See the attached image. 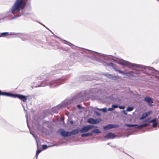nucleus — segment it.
Segmentation results:
<instances>
[{
    "instance_id": "obj_41",
    "label": "nucleus",
    "mask_w": 159,
    "mask_h": 159,
    "mask_svg": "<svg viewBox=\"0 0 159 159\" xmlns=\"http://www.w3.org/2000/svg\"><path fill=\"white\" fill-rule=\"evenodd\" d=\"M33 137H34V139H35V140H36V143H37V148H38V143H37V140H36V136H35V135H33Z\"/></svg>"
},
{
    "instance_id": "obj_34",
    "label": "nucleus",
    "mask_w": 159,
    "mask_h": 159,
    "mask_svg": "<svg viewBox=\"0 0 159 159\" xmlns=\"http://www.w3.org/2000/svg\"><path fill=\"white\" fill-rule=\"evenodd\" d=\"M89 127L90 129V130L94 128H97L98 127L96 126L92 125H89Z\"/></svg>"
},
{
    "instance_id": "obj_52",
    "label": "nucleus",
    "mask_w": 159,
    "mask_h": 159,
    "mask_svg": "<svg viewBox=\"0 0 159 159\" xmlns=\"http://www.w3.org/2000/svg\"><path fill=\"white\" fill-rule=\"evenodd\" d=\"M95 108L97 109L98 110L101 111V108L100 109V108H97V107H96V108Z\"/></svg>"
},
{
    "instance_id": "obj_26",
    "label": "nucleus",
    "mask_w": 159,
    "mask_h": 159,
    "mask_svg": "<svg viewBox=\"0 0 159 159\" xmlns=\"http://www.w3.org/2000/svg\"><path fill=\"white\" fill-rule=\"evenodd\" d=\"M113 68L114 69V70L115 71H117V72H118L122 74V73H123V71L119 70L118 68L114 66V67H113Z\"/></svg>"
},
{
    "instance_id": "obj_18",
    "label": "nucleus",
    "mask_w": 159,
    "mask_h": 159,
    "mask_svg": "<svg viewBox=\"0 0 159 159\" xmlns=\"http://www.w3.org/2000/svg\"><path fill=\"white\" fill-rule=\"evenodd\" d=\"M11 93L9 92H3L0 90V96H3L10 97Z\"/></svg>"
},
{
    "instance_id": "obj_24",
    "label": "nucleus",
    "mask_w": 159,
    "mask_h": 159,
    "mask_svg": "<svg viewBox=\"0 0 159 159\" xmlns=\"http://www.w3.org/2000/svg\"><path fill=\"white\" fill-rule=\"evenodd\" d=\"M134 107H133L128 106L126 109V111H132L134 109Z\"/></svg>"
},
{
    "instance_id": "obj_46",
    "label": "nucleus",
    "mask_w": 159,
    "mask_h": 159,
    "mask_svg": "<svg viewBox=\"0 0 159 159\" xmlns=\"http://www.w3.org/2000/svg\"><path fill=\"white\" fill-rule=\"evenodd\" d=\"M60 144V143H58V144L57 143V144H53V145H52L51 146H57L59 145Z\"/></svg>"
},
{
    "instance_id": "obj_35",
    "label": "nucleus",
    "mask_w": 159,
    "mask_h": 159,
    "mask_svg": "<svg viewBox=\"0 0 159 159\" xmlns=\"http://www.w3.org/2000/svg\"><path fill=\"white\" fill-rule=\"evenodd\" d=\"M107 65H108V66H109L113 68V67L114 66V64L113 63H112L111 62H109L108 64Z\"/></svg>"
},
{
    "instance_id": "obj_50",
    "label": "nucleus",
    "mask_w": 159,
    "mask_h": 159,
    "mask_svg": "<svg viewBox=\"0 0 159 159\" xmlns=\"http://www.w3.org/2000/svg\"><path fill=\"white\" fill-rule=\"evenodd\" d=\"M134 74H135L137 75H139L140 74L139 73L134 72Z\"/></svg>"
},
{
    "instance_id": "obj_19",
    "label": "nucleus",
    "mask_w": 159,
    "mask_h": 159,
    "mask_svg": "<svg viewBox=\"0 0 159 159\" xmlns=\"http://www.w3.org/2000/svg\"><path fill=\"white\" fill-rule=\"evenodd\" d=\"M157 119L156 118H154L152 120L150 121L148 123H143V124H148V125H145L144 126V127L145 126H148L150 125V123H153L155 122H156Z\"/></svg>"
},
{
    "instance_id": "obj_61",
    "label": "nucleus",
    "mask_w": 159,
    "mask_h": 159,
    "mask_svg": "<svg viewBox=\"0 0 159 159\" xmlns=\"http://www.w3.org/2000/svg\"><path fill=\"white\" fill-rule=\"evenodd\" d=\"M32 135L33 136V135H34V134H32Z\"/></svg>"
},
{
    "instance_id": "obj_8",
    "label": "nucleus",
    "mask_w": 159,
    "mask_h": 159,
    "mask_svg": "<svg viewBox=\"0 0 159 159\" xmlns=\"http://www.w3.org/2000/svg\"><path fill=\"white\" fill-rule=\"evenodd\" d=\"M57 133H59L60 135L64 137L70 136V131H65L62 129H60L57 131Z\"/></svg>"
},
{
    "instance_id": "obj_49",
    "label": "nucleus",
    "mask_w": 159,
    "mask_h": 159,
    "mask_svg": "<svg viewBox=\"0 0 159 159\" xmlns=\"http://www.w3.org/2000/svg\"><path fill=\"white\" fill-rule=\"evenodd\" d=\"M87 50L92 51V52H95V53H97V54H99L98 52H94V51H92L91 50H88V49H87Z\"/></svg>"
},
{
    "instance_id": "obj_5",
    "label": "nucleus",
    "mask_w": 159,
    "mask_h": 159,
    "mask_svg": "<svg viewBox=\"0 0 159 159\" xmlns=\"http://www.w3.org/2000/svg\"><path fill=\"white\" fill-rule=\"evenodd\" d=\"M10 97L13 98H18L23 102H25L27 100V96L17 93H11Z\"/></svg>"
},
{
    "instance_id": "obj_51",
    "label": "nucleus",
    "mask_w": 159,
    "mask_h": 159,
    "mask_svg": "<svg viewBox=\"0 0 159 159\" xmlns=\"http://www.w3.org/2000/svg\"><path fill=\"white\" fill-rule=\"evenodd\" d=\"M61 121H63V122H64V119H63V118L61 117Z\"/></svg>"
},
{
    "instance_id": "obj_47",
    "label": "nucleus",
    "mask_w": 159,
    "mask_h": 159,
    "mask_svg": "<svg viewBox=\"0 0 159 159\" xmlns=\"http://www.w3.org/2000/svg\"><path fill=\"white\" fill-rule=\"evenodd\" d=\"M60 48V47L58 46H57L56 47H55L54 49H59Z\"/></svg>"
},
{
    "instance_id": "obj_63",
    "label": "nucleus",
    "mask_w": 159,
    "mask_h": 159,
    "mask_svg": "<svg viewBox=\"0 0 159 159\" xmlns=\"http://www.w3.org/2000/svg\"><path fill=\"white\" fill-rule=\"evenodd\" d=\"M66 115H67V116H68V115L67 114H68L66 113Z\"/></svg>"
},
{
    "instance_id": "obj_36",
    "label": "nucleus",
    "mask_w": 159,
    "mask_h": 159,
    "mask_svg": "<svg viewBox=\"0 0 159 159\" xmlns=\"http://www.w3.org/2000/svg\"><path fill=\"white\" fill-rule=\"evenodd\" d=\"M77 107L79 109H83L84 108V107H83L81 106L80 104L77 105Z\"/></svg>"
},
{
    "instance_id": "obj_3",
    "label": "nucleus",
    "mask_w": 159,
    "mask_h": 159,
    "mask_svg": "<svg viewBox=\"0 0 159 159\" xmlns=\"http://www.w3.org/2000/svg\"><path fill=\"white\" fill-rule=\"evenodd\" d=\"M108 59H112L118 62V63L122 66H128L129 68H131V67H134L139 68L146 69L148 68L150 70H154L156 72H157L159 74V71L155 70L153 67H149L146 66H143L137 64L135 63H133L127 61L122 60V61L115 60L113 58H108Z\"/></svg>"
},
{
    "instance_id": "obj_48",
    "label": "nucleus",
    "mask_w": 159,
    "mask_h": 159,
    "mask_svg": "<svg viewBox=\"0 0 159 159\" xmlns=\"http://www.w3.org/2000/svg\"><path fill=\"white\" fill-rule=\"evenodd\" d=\"M70 123L71 124L73 125L74 123V122L72 120H71V121H70Z\"/></svg>"
},
{
    "instance_id": "obj_20",
    "label": "nucleus",
    "mask_w": 159,
    "mask_h": 159,
    "mask_svg": "<svg viewBox=\"0 0 159 159\" xmlns=\"http://www.w3.org/2000/svg\"><path fill=\"white\" fill-rule=\"evenodd\" d=\"M123 74L125 75L128 76L129 77H131L133 76V75L132 74H131L129 72H124L122 73Z\"/></svg>"
},
{
    "instance_id": "obj_59",
    "label": "nucleus",
    "mask_w": 159,
    "mask_h": 159,
    "mask_svg": "<svg viewBox=\"0 0 159 159\" xmlns=\"http://www.w3.org/2000/svg\"><path fill=\"white\" fill-rule=\"evenodd\" d=\"M112 147H113V148H116V146H113Z\"/></svg>"
},
{
    "instance_id": "obj_25",
    "label": "nucleus",
    "mask_w": 159,
    "mask_h": 159,
    "mask_svg": "<svg viewBox=\"0 0 159 159\" xmlns=\"http://www.w3.org/2000/svg\"><path fill=\"white\" fill-rule=\"evenodd\" d=\"M96 61L102 63L104 65H105V64H107V63L106 62H104L101 59H98V58L96 60Z\"/></svg>"
},
{
    "instance_id": "obj_33",
    "label": "nucleus",
    "mask_w": 159,
    "mask_h": 159,
    "mask_svg": "<svg viewBox=\"0 0 159 159\" xmlns=\"http://www.w3.org/2000/svg\"><path fill=\"white\" fill-rule=\"evenodd\" d=\"M111 107L113 108H114V110L115 108H116L118 107V104H113L112 105Z\"/></svg>"
},
{
    "instance_id": "obj_13",
    "label": "nucleus",
    "mask_w": 159,
    "mask_h": 159,
    "mask_svg": "<svg viewBox=\"0 0 159 159\" xmlns=\"http://www.w3.org/2000/svg\"><path fill=\"white\" fill-rule=\"evenodd\" d=\"M116 137L115 134L111 132H110L106 134L104 136V138L107 139H113Z\"/></svg>"
},
{
    "instance_id": "obj_57",
    "label": "nucleus",
    "mask_w": 159,
    "mask_h": 159,
    "mask_svg": "<svg viewBox=\"0 0 159 159\" xmlns=\"http://www.w3.org/2000/svg\"><path fill=\"white\" fill-rule=\"evenodd\" d=\"M46 29H47L48 30H49L48 28H47V27H46Z\"/></svg>"
},
{
    "instance_id": "obj_30",
    "label": "nucleus",
    "mask_w": 159,
    "mask_h": 159,
    "mask_svg": "<svg viewBox=\"0 0 159 159\" xmlns=\"http://www.w3.org/2000/svg\"><path fill=\"white\" fill-rule=\"evenodd\" d=\"M42 150H39L38 149L36 151L35 155V156L37 157L36 158H37V157L38 156V155L41 152Z\"/></svg>"
},
{
    "instance_id": "obj_10",
    "label": "nucleus",
    "mask_w": 159,
    "mask_h": 159,
    "mask_svg": "<svg viewBox=\"0 0 159 159\" xmlns=\"http://www.w3.org/2000/svg\"><path fill=\"white\" fill-rule=\"evenodd\" d=\"M102 120L100 118L94 119L92 118H89L87 121V122L89 124L94 125L98 124L101 122Z\"/></svg>"
},
{
    "instance_id": "obj_27",
    "label": "nucleus",
    "mask_w": 159,
    "mask_h": 159,
    "mask_svg": "<svg viewBox=\"0 0 159 159\" xmlns=\"http://www.w3.org/2000/svg\"><path fill=\"white\" fill-rule=\"evenodd\" d=\"M20 16V15H19L18 14L16 15H15L14 16H12V17H11V18H10L9 19V20H11L13 19H15V18H16V17H19Z\"/></svg>"
},
{
    "instance_id": "obj_31",
    "label": "nucleus",
    "mask_w": 159,
    "mask_h": 159,
    "mask_svg": "<svg viewBox=\"0 0 159 159\" xmlns=\"http://www.w3.org/2000/svg\"><path fill=\"white\" fill-rule=\"evenodd\" d=\"M49 146H48L44 144V145H42V148L43 150H45V149H47Z\"/></svg>"
},
{
    "instance_id": "obj_29",
    "label": "nucleus",
    "mask_w": 159,
    "mask_h": 159,
    "mask_svg": "<svg viewBox=\"0 0 159 159\" xmlns=\"http://www.w3.org/2000/svg\"><path fill=\"white\" fill-rule=\"evenodd\" d=\"M93 112L95 114H96L97 116H101V114L98 111L94 110L93 111Z\"/></svg>"
},
{
    "instance_id": "obj_23",
    "label": "nucleus",
    "mask_w": 159,
    "mask_h": 159,
    "mask_svg": "<svg viewBox=\"0 0 159 159\" xmlns=\"http://www.w3.org/2000/svg\"><path fill=\"white\" fill-rule=\"evenodd\" d=\"M80 79L81 80V81H86L87 79V76L84 75L80 77Z\"/></svg>"
},
{
    "instance_id": "obj_43",
    "label": "nucleus",
    "mask_w": 159,
    "mask_h": 159,
    "mask_svg": "<svg viewBox=\"0 0 159 159\" xmlns=\"http://www.w3.org/2000/svg\"><path fill=\"white\" fill-rule=\"evenodd\" d=\"M116 149L119 150L120 151L122 152L123 151V149L122 148H117Z\"/></svg>"
},
{
    "instance_id": "obj_21",
    "label": "nucleus",
    "mask_w": 159,
    "mask_h": 159,
    "mask_svg": "<svg viewBox=\"0 0 159 159\" xmlns=\"http://www.w3.org/2000/svg\"><path fill=\"white\" fill-rule=\"evenodd\" d=\"M103 75H104L105 76L107 77L109 79L111 80L112 75L111 74H109L108 73H104L103 74Z\"/></svg>"
},
{
    "instance_id": "obj_38",
    "label": "nucleus",
    "mask_w": 159,
    "mask_h": 159,
    "mask_svg": "<svg viewBox=\"0 0 159 159\" xmlns=\"http://www.w3.org/2000/svg\"><path fill=\"white\" fill-rule=\"evenodd\" d=\"M120 109H124L125 108V106H118V107Z\"/></svg>"
},
{
    "instance_id": "obj_53",
    "label": "nucleus",
    "mask_w": 159,
    "mask_h": 159,
    "mask_svg": "<svg viewBox=\"0 0 159 159\" xmlns=\"http://www.w3.org/2000/svg\"><path fill=\"white\" fill-rule=\"evenodd\" d=\"M129 72L131 73H133V74H134V72L133 71H129Z\"/></svg>"
},
{
    "instance_id": "obj_16",
    "label": "nucleus",
    "mask_w": 159,
    "mask_h": 159,
    "mask_svg": "<svg viewBox=\"0 0 159 159\" xmlns=\"http://www.w3.org/2000/svg\"><path fill=\"white\" fill-rule=\"evenodd\" d=\"M15 34L14 33L11 32L10 33L7 32H2L0 33V35L1 36V37H4L6 36L10 35H15Z\"/></svg>"
},
{
    "instance_id": "obj_55",
    "label": "nucleus",
    "mask_w": 159,
    "mask_h": 159,
    "mask_svg": "<svg viewBox=\"0 0 159 159\" xmlns=\"http://www.w3.org/2000/svg\"><path fill=\"white\" fill-rule=\"evenodd\" d=\"M42 25H43V26H44V27H46L44 25H43V24H41Z\"/></svg>"
},
{
    "instance_id": "obj_54",
    "label": "nucleus",
    "mask_w": 159,
    "mask_h": 159,
    "mask_svg": "<svg viewBox=\"0 0 159 159\" xmlns=\"http://www.w3.org/2000/svg\"><path fill=\"white\" fill-rule=\"evenodd\" d=\"M52 72H53L52 71L50 72V75H53L52 74Z\"/></svg>"
},
{
    "instance_id": "obj_6",
    "label": "nucleus",
    "mask_w": 159,
    "mask_h": 159,
    "mask_svg": "<svg viewBox=\"0 0 159 159\" xmlns=\"http://www.w3.org/2000/svg\"><path fill=\"white\" fill-rule=\"evenodd\" d=\"M101 132V131L98 129H96L92 130L91 132L83 133L81 134L82 137H87L89 136H92L93 134L94 133L96 134H98Z\"/></svg>"
},
{
    "instance_id": "obj_39",
    "label": "nucleus",
    "mask_w": 159,
    "mask_h": 159,
    "mask_svg": "<svg viewBox=\"0 0 159 159\" xmlns=\"http://www.w3.org/2000/svg\"><path fill=\"white\" fill-rule=\"evenodd\" d=\"M107 111H112L114 110V108L112 107H109L107 109Z\"/></svg>"
},
{
    "instance_id": "obj_15",
    "label": "nucleus",
    "mask_w": 159,
    "mask_h": 159,
    "mask_svg": "<svg viewBox=\"0 0 159 159\" xmlns=\"http://www.w3.org/2000/svg\"><path fill=\"white\" fill-rule=\"evenodd\" d=\"M55 38H57L58 39H60V41L62 43H64L65 44H67L68 45H69V46H70V45H72V46H74V45L73 44H72V43L69 42L68 41H66V40L62 39L58 37L57 35H55Z\"/></svg>"
},
{
    "instance_id": "obj_45",
    "label": "nucleus",
    "mask_w": 159,
    "mask_h": 159,
    "mask_svg": "<svg viewBox=\"0 0 159 159\" xmlns=\"http://www.w3.org/2000/svg\"><path fill=\"white\" fill-rule=\"evenodd\" d=\"M149 119H150V118H147V119H145L144 120V122H146L148 121L149 120Z\"/></svg>"
},
{
    "instance_id": "obj_40",
    "label": "nucleus",
    "mask_w": 159,
    "mask_h": 159,
    "mask_svg": "<svg viewBox=\"0 0 159 159\" xmlns=\"http://www.w3.org/2000/svg\"><path fill=\"white\" fill-rule=\"evenodd\" d=\"M26 117L27 119V120H26V122H27V126L28 128L29 129V130L30 129V126L28 124V119H27V117L26 116Z\"/></svg>"
},
{
    "instance_id": "obj_42",
    "label": "nucleus",
    "mask_w": 159,
    "mask_h": 159,
    "mask_svg": "<svg viewBox=\"0 0 159 159\" xmlns=\"http://www.w3.org/2000/svg\"><path fill=\"white\" fill-rule=\"evenodd\" d=\"M152 112V111H150L148 112H146L147 114H148V115H149Z\"/></svg>"
},
{
    "instance_id": "obj_60",
    "label": "nucleus",
    "mask_w": 159,
    "mask_h": 159,
    "mask_svg": "<svg viewBox=\"0 0 159 159\" xmlns=\"http://www.w3.org/2000/svg\"><path fill=\"white\" fill-rule=\"evenodd\" d=\"M156 77H157V78H159V76H156Z\"/></svg>"
},
{
    "instance_id": "obj_58",
    "label": "nucleus",
    "mask_w": 159,
    "mask_h": 159,
    "mask_svg": "<svg viewBox=\"0 0 159 159\" xmlns=\"http://www.w3.org/2000/svg\"><path fill=\"white\" fill-rule=\"evenodd\" d=\"M30 134H33L32 132H31V131H30Z\"/></svg>"
},
{
    "instance_id": "obj_14",
    "label": "nucleus",
    "mask_w": 159,
    "mask_h": 159,
    "mask_svg": "<svg viewBox=\"0 0 159 159\" xmlns=\"http://www.w3.org/2000/svg\"><path fill=\"white\" fill-rule=\"evenodd\" d=\"M144 100L147 102L149 105H152V103L153 102L152 99L149 97L146 96L144 98Z\"/></svg>"
},
{
    "instance_id": "obj_4",
    "label": "nucleus",
    "mask_w": 159,
    "mask_h": 159,
    "mask_svg": "<svg viewBox=\"0 0 159 159\" xmlns=\"http://www.w3.org/2000/svg\"><path fill=\"white\" fill-rule=\"evenodd\" d=\"M78 99V96L75 95L70 99H66L59 104L57 106L53 108L52 111L54 113H57L59 109L70 105L72 102H77Z\"/></svg>"
},
{
    "instance_id": "obj_64",
    "label": "nucleus",
    "mask_w": 159,
    "mask_h": 159,
    "mask_svg": "<svg viewBox=\"0 0 159 159\" xmlns=\"http://www.w3.org/2000/svg\"><path fill=\"white\" fill-rule=\"evenodd\" d=\"M157 0L159 1V0Z\"/></svg>"
},
{
    "instance_id": "obj_32",
    "label": "nucleus",
    "mask_w": 159,
    "mask_h": 159,
    "mask_svg": "<svg viewBox=\"0 0 159 159\" xmlns=\"http://www.w3.org/2000/svg\"><path fill=\"white\" fill-rule=\"evenodd\" d=\"M101 111H102L103 112L105 113L107 111V110L106 108L105 107L101 108Z\"/></svg>"
},
{
    "instance_id": "obj_2",
    "label": "nucleus",
    "mask_w": 159,
    "mask_h": 159,
    "mask_svg": "<svg viewBox=\"0 0 159 159\" xmlns=\"http://www.w3.org/2000/svg\"><path fill=\"white\" fill-rule=\"evenodd\" d=\"M47 74H45L43 76L42 79L43 81L40 83V84L36 85L35 87L36 88L40 87H44L47 85H49L50 88H52L57 87L59 86L61 83L65 81L66 79V78H59L56 80H53L51 81L48 82V77Z\"/></svg>"
},
{
    "instance_id": "obj_1",
    "label": "nucleus",
    "mask_w": 159,
    "mask_h": 159,
    "mask_svg": "<svg viewBox=\"0 0 159 159\" xmlns=\"http://www.w3.org/2000/svg\"><path fill=\"white\" fill-rule=\"evenodd\" d=\"M25 2L24 0H16L11 8L12 14H14L15 13L17 12L21 11L19 14L20 16L24 15L25 16L29 15L30 14L28 11L31 10V7L30 2L27 4L25 9H24Z\"/></svg>"
},
{
    "instance_id": "obj_62",
    "label": "nucleus",
    "mask_w": 159,
    "mask_h": 159,
    "mask_svg": "<svg viewBox=\"0 0 159 159\" xmlns=\"http://www.w3.org/2000/svg\"><path fill=\"white\" fill-rule=\"evenodd\" d=\"M107 144L108 145H109V143H107Z\"/></svg>"
},
{
    "instance_id": "obj_17",
    "label": "nucleus",
    "mask_w": 159,
    "mask_h": 159,
    "mask_svg": "<svg viewBox=\"0 0 159 159\" xmlns=\"http://www.w3.org/2000/svg\"><path fill=\"white\" fill-rule=\"evenodd\" d=\"M79 129V127H77L76 129H74L70 131V136L71 135H74L78 134L80 132V130Z\"/></svg>"
},
{
    "instance_id": "obj_28",
    "label": "nucleus",
    "mask_w": 159,
    "mask_h": 159,
    "mask_svg": "<svg viewBox=\"0 0 159 159\" xmlns=\"http://www.w3.org/2000/svg\"><path fill=\"white\" fill-rule=\"evenodd\" d=\"M119 78L118 76L116 75H112V77L111 80H117L119 79Z\"/></svg>"
},
{
    "instance_id": "obj_9",
    "label": "nucleus",
    "mask_w": 159,
    "mask_h": 159,
    "mask_svg": "<svg viewBox=\"0 0 159 159\" xmlns=\"http://www.w3.org/2000/svg\"><path fill=\"white\" fill-rule=\"evenodd\" d=\"M148 124H141L138 125V124H125V126L128 127L130 129H131L132 127H134L135 128L138 129L144 127L145 125H147Z\"/></svg>"
},
{
    "instance_id": "obj_12",
    "label": "nucleus",
    "mask_w": 159,
    "mask_h": 159,
    "mask_svg": "<svg viewBox=\"0 0 159 159\" xmlns=\"http://www.w3.org/2000/svg\"><path fill=\"white\" fill-rule=\"evenodd\" d=\"M90 130L89 125H84L81 128L79 129L80 132L85 133L87 132Z\"/></svg>"
},
{
    "instance_id": "obj_44",
    "label": "nucleus",
    "mask_w": 159,
    "mask_h": 159,
    "mask_svg": "<svg viewBox=\"0 0 159 159\" xmlns=\"http://www.w3.org/2000/svg\"><path fill=\"white\" fill-rule=\"evenodd\" d=\"M123 112L124 114L125 115H126L127 114V112H126V111H125V110H123Z\"/></svg>"
},
{
    "instance_id": "obj_56",
    "label": "nucleus",
    "mask_w": 159,
    "mask_h": 159,
    "mask_svg": "<svg viewBox=\"0 0 159 159\" xmlns=\"http://www.w3.org/2000/svg\"><path fill=\"white\" fill-rule=\"evenodd\" d=\"M50 31L52 34H53V32L50 30H49Z\"/></svg>"
},
{
    "instance_id": "obj_11",
    "label": "nucleus",
    "mask_w": 159,
    "mask_h": 159,
    "mask_svg": "<svg viewBox=\"0 0 159 159\" xmlns=\"http://www.w3.org/2000/svg\"><path fill=\"white\" fill-rule=\"evenodd\" d=\"M118 124H108L103 127V129L105 131H107L112 128H115L119 127Z\"/></svg>"
},
{
    "instance_id": "obj_7",
    "label": "nucleus",
    "mask_w": 159,
    "mask_h": 159,
    "mask_svg": "<svg viewBox=\"0 0 159 159\" xmlns=\"http://www.w3.org/2000/svg\"><path fill=\"white\" fill-rule=\"evenodd\" d=\"M12 14L11 9L9 11L4 12L0 14V21L6 20V18L11 15Z\"/></svg>"
},
{
    "instance_id": "obj_22",
    "label": "nucleus",
    "mask_w": 159,
    "mask_h": 159,
    "mask_svg": "<svg viewBox=\"0 0 159 159\" xmlns=\"http://www.w3.org/2000/svg\"><path fill=\"white\" fill-rule=\"evenodd\" d=\"M147 116H148V114H147L146 112H145L142 114L141 117L139 118V119L140 120H143Z\"/></svg>"
},
{
    "instance_id": "obj_37",
    "label": "nucleus",
    "mask_w": 159,
    "mask_h": 159,
    "mask_svg": "<svg viewBox=\"0 0 159 159\" xmlns=\"http://www.w3.org/2000/svg\"><path fill=\"white\" fill-rule=\"evenodd\" d=\"M157 122H155L153 123L152 124V126L153 127H156L157 125Z\"/></svg>"
}]
</instances>
